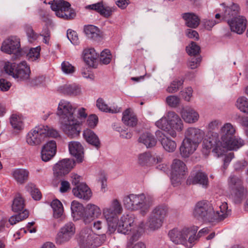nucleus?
I'll return each instance as SVG.
<instances>
[{
	"label": "nucleus",
	"mask_w": 248,
	"mask_h": 248,
	"mask_svg": "<svg viewBox=\"0 0 248 248\" xmlns=\"http://www.w3.org/2000/svg\"><path fill=\"white\" fill-rule=\"evenodd\" d=\"M221 124L217 120L210 122L208 124V131L203 139L202 148L209 152L213 148V152L218 156L222 155L225 150L236 151L244 145V141L238 139L235 136V130L229 123L226 124L220 129L221 140H219L218 133Z\"/></svg>",
	"instance_id": "1"
},
{
	"label": "nucleus",
	"mask_w": 248,
	"mask_h": 248,
	"mask_svg": "<svg viewBox=\"0 0 248 248\" xmlns=\"http://www.w3.org/2000/svg\"><path fill=\"white\" fill-rule=\"evenodd\" d=\"M77 107L70 102L61 100L58 105L56 114L59 117L61 128L68 137L75 138L81 132L80 122L75 114Z\"/></svg>",
	"instance_id": "2"
},
{
	"label": "nucleus",
	"mask_w": 248,
	"mask_h": 248,
	"mask_svg": "<svg viewBox=\"0 0 248 248\" xmlns=\"http://www.w3.org/2000/svg\"><path fill=\"white\" fill-rule=\"evenodd\" d=\"M204 132L200 129L190 127L185 133L179 152L183 158H188L197 148L199 144L202 140Z\"/></svg>",
	"instance_id": "3"
},
{
	"label": "nucleus",
	"mask_w": 248,
	"mask_h": 248,
	"mask_svg": "<svg viewBox=\"0 0 248 248\" xmlns=\"http://www.w3.org/2000/svg\"><path fill=\"white\" fill-rule=\"evenodd\" d=\"M123 203L127 209L131 211L140 210L141 214L145 215L149 211L153 201L146 198L143 193L131 194L124 197Z\"/></svg>",
	"instance_id": "4"
},
{
	"label": "nucleus",
	"mask_w": 248,
	"mask_h": 248,
	"mask_svg": "<svg viewBox=\"0 0 248 248\" xmlns=\"http://www.w3.org/2000/svg\"><path fill=\"white\" fill-rule=\"evenodd\" d=\"M156 126L167 132L174 138L177 133L181 132L183 128V122L180 117L175 112L169 111L167 118H162L156 121Z\"/></svg>",
	"instance_id": "5"
},
{
	"label": "nucleus",
	"mask_w": 248,
	"mask_h": 248,
	"mask_svg": "<svg viewBox=\"0 0 248 248\" xmlns=\"http://www.w3.org/2000/svg\"><path fill=\"white\" fill-rule=\"evenodd\" d=\"M59 136L57 130L47 125H39L28 133L26 141L30 145L35 146L40 144L47 137L57 138Z\"/></svg>",
	"instance_id": "6"
},
{
	"label": "nucleus",
	"mask_w": 248,
	"mask_h": 248,
	"mask_svg": "<svg viewBox=\"0 0 248 248\" xmlns=\"http://www.w3.org/2000/svg\"><path fill=\"white\" fill-rule=\"evenodd\" d=\"M194 217L199 220L210 223H218L223 220L222 218H214L215 211L212 204L207 201L198 202L193 212Z\"/></svg>",
	"instance_id": "7"
},
{
	"label": "nucleus",
	"mask_w": 248,
	"mask_h": 248,
	"mask_svg": "<svg viewBox=\"0 0 248 248\" xmlns=\"http://www.w3.org/2000/svg\"><path fill=\"white\" fill-rule=\"evenodd\" d=\"M123 211L121 203L116 199H114L110 204L103 208V215L106 219L108 225V232L109 234L113 233L116 230L118 221V215Z\"/></svg>",
	"instance_id": "8"
},
{
	"label": "nucleus",
	"mask_w": 248,
	"mask_h": 248,
	"mask_svg": "<svg viewBox=\"0 0 248 248\" xmlns=\"http://www.w3.org/2000/svg\"><path fill=\"white\" fill-rule=\"evenodd\" d=\"M4 69L6 73L18 81H27L30 76V68L25 61H22L19 63L6 62Z\"/></svg>",
	"instance_id": "9"
},
{
	"label": "nucleus",
	"mask_w": 248,
	"mask_h": 248,
	"mask_svg": "<svg viewBox=\"0 0 248 248\" xmlns=\"http://www.w3.org/2000/svg\"><path fill=\"white\" fill-rule=\"evenodd\" d=\"M106 239L105 234L97 235L89 228L83 229L79 234L78 242L84 248H95L101 246Z\"/></svg>",
	"instance_id": "10"
},
{
	"label": "nucleus",
	"mask_w": 248,
	"mask_h": 248,
	"mask_svg": "<svg viewBox=\"0 0 248 248\" xmlns=\"http://www.w3.org/2000/svg\"><path fill=\"white\" fill-rule=\"evenodd\" d=\"M187 172V169L186 164L180 159H174L171 165L170 173L171 185L174 187L180 186Z\"/></svg>",
	"instance_id": "11"
},
{
	"label": "nucleus",
	"mask_w": 248,
	"mask_h": 248,
	"mask_svg": "<svg viewBox=\"0 0 248 248\" xmlns=\"http://www.w3.org/2000/svg\"><path fill=\"white\" fill-rule=\"evenodd\" d=\"M49 4L51 5V9L55 12L57 16L65 19H71L75 16L74 12L70 9V4L63 0H54L50 1Z\"/></svg>",
	"instance_id": "12"
},
{
	"label": "nucleus",
	"mask_w": 248,
	"mask_h": 248,
	"mask_svg": "<svg viewBox=\"0 0 248 248\" xmlns=\"http://www.w3.org/2000/svg\"><path fill=\"white\" fill-rule=\"evenodd\" d=\"M76 232V227L72 222L64 224L59 230L55 238L56 244L62 245L69 242Z\"/></svg>",
	"instance_id": "13"
},
{
	"label": "nucleus",
	"mask_w": 248,
	"mask_h": 248,
	"mask_svg": "<svg viewBox=\"0 0 248 248\" xmlns=\"http://www.w3.org/2000/svg\"><path fill=\"white\" fill-rule=\"evenodd\" d=\"M1 50L7 54H13L12 59L15 60L21 55L19 39L16 36L10 37L3 41Z\"/></svg>",
	"instance_id": "14"
},
{
	"label": "nucleus",
	"mask_w": 248,
	"mask_h": 248,
	"mask_svg": "<svg viewBox=\"0 0 248 248\" xmlns=\"http://www.w3.org/2000/svg\"><path fill=\"white\" fill-rule=\"evenodd\" d=\"M229 183L234 194L236 202L240 203L244 195V187L242 180L235 175L230 177Z\"/></svg>",
	"instance_id": "15"
},
{
	"label": "nucleus",
	"mask_w": 248,
	"mask_h": 248,
	"mask_svg": "<svg viewBox=\"0 0 248 248\" xmlns=\"http://www.w3.org/2000/svg\"><path fill=\"white\" fill-rule=\"evenodd\" d=\"M75 162L73 159H63L58 162L53 167L54 174L57 177L67 174L75 166Z\"/></svg>",
	"instance_id": "16"
},
{
	"label": "nucleus",
	"mask_w": 248,
	"mask_h": 248,
	"mask_svg": "<svg viewBox=\"0 0 248 248\" xmlns=\"http://www.w3.org/2000/svg\"><path fill=\"white\" fill-rule=\"evenodd\" d=\"M191 231L189 227H185L180 231L174 228L169 231L168 235L175 244H183L186 242L187 238L190 234Z\"/></svg>",
	"instance_id": "17"
},
{
	"label": "nucleus",
	"mask_w": 248,
	"mask_h": 248,
	"mask_svg": "<svg viewBox=\"0 0 248 248\" xmlns=\"http://www.w3.org/2000/svg\"><path fill=\"white\" fill-rule=\"evenodd\" d=\"M134 217L133 215H123L120 220L118 219L116 229L119 233L128 234L134 226Z\"/></svg>",
	"instance_id": "18"
},
{
	"label": "nucleus",
	"mask_w": 248,
	"mask_h": 248,
	"mask_svg": "<svg viewBox=\"0 0 248 248\" xmlns=\"http://www.w3.org/2000/svg\"><path fill=\"white\" fill-rule=\"evenodd\" d=\"M228 23L232 31L238 34H242L246 30L247 25L246 18L242 16H238L231 19L227 20Z\"/></svg>",
	"instance_id": "19"
},
{
	"label": "nucleus",
	"mask_w": 248,
	"mask_h": 248,
	"mask_svg": "<svg viewBox=\"0 0 248 248\" xmlns=\"http://www.w3.org/2000/svg\"><path fill=\"white\" fill-rule=\"evenodd\" d=\"M160 144L164 150L168 152H173L176 148V143L167 137L160 130H156V144Z\"/></svg>",
	"instance_id": "20"
},
{
	"label": "nucleus",
	"mask_w": 248,
	"mask_h": 248,
	"mask_svg": "<svg viewBox=\"0 0 248 248\" xmlns=\"http://www.w3.org/2000/svg\"><path fill=\"white\" fill-rule=\"evenodd\" d=\"M208 178L207 174L200 170L191 173L186 181L187 185L200 184L207 187L208 185Z\"/></svg>",
	"instance_id": "21"
},
{
	"label": "nucleus",
	"mask_w": 248,
	"mask_h": 248,
	"mask_svg": "<svg viewBox=\"0 0 248 248\" xmlns=\"http://www.w3.org/2000/svg\"><path fill=\"white\" fill-rule=\"evenodd\" d=\"M56 143L54 140H50L45 144L42 149L41 157L43 161L50 160L56 154Z\"/></svg>",
	"instance_id": "22"
},
{
	"label": "nucleus",
	"mask_w": 248,
	"mask_h": 248,
	"mask_svg": "<svg viewBox=\"0 0 248 248\" xmlns=\"http://www.w3.org/2000/svg\"><path fill=\"white\" fill-rule=\"evenodd\" d=\"M68 149L70 154L77 159L78 162L81 163L82 162L84 148L79 142L76 141L69 142Z\"/></svg>",
	"instance_id": "23"
},
{
	"label": "nucleus",
	"mask_w": 248,
	"mask_h": 248,
	"mask_svg": "<svg viewBox=\"0 0 248 248\" xmlns=\"http://www.w3.org/2000/svg\"><path fill=\"white\" fill-rule=\"evenodd\" d=\"M74 195L78 198L89 200L92 196L91 189L84 183H80L72 190Z\"/></svg>",
	"instance_id": "24"
},
{
	"label": "nucleus",
	"mask_w": 248,
	"mask_h": 248,
	"mask_svg": "<svg viewBox=\"0 0 248 248\" xmlns=\"http://www.w3.org/2000/svg\"><path fill=\"white\" fill-rule=\"evenodd\" d=\"M82 55L83 60L88 65L94 67L96 65L98 55L94 48L85 49Z\"/></svg>",
	"instance_id": "25"
},
{
	"label": "nucleus",
	"mask_w": 248,
	"mask_h": 248,
	"mask_svg": "<svg viewBox=\"0 0 248 248\" xmlns=\"http://www.w3.org/2000/svg\"><path fill=\"white\" fill-rule=\"evenodd\" d=\"M88 7L92 10H95L101 16L106 18L110 16L115 10V8L114 7L104 5L103 2H99L95 4L90 5L88 6Z\"/></svg>",
	"instance_id": "26"
},
{
	"label": "nucleus",
	"mask_w": 248,
	"mask_h": 248,
	"mask_svg": "<svg viewBox=\"0 0 248 248\" xmlns=\"http://www.w3.org/2000/svg\"><path fill=\"white\" fill-rule=\"evenodd\" d=\"M83 136L85 140L90 144L98 149L101 145L100 141L95 133L89 129L84 130Z\"/></svg>",
	"instance_id": "27"
},
{
	"label": "nucleus",
	"mask_w": 248,
	"mask_h": 248,
	"mask_svg": "<svg viewBox=\"0 0 248 248\" xmlns=\"http://www.w3.org/2000/svg\"><path fill=\"white\" fill-rule=\"evenodd\" d=\"M168 208L165 204L156 206V230L160 228L167 215Z\"/></svg>",
	"instance_id": "28"
},
{
	"label": "nucleus",
	"mask_w": 248,
	"mask_h": 248,
	"mask_svg": "<svg viewBox=\"0 0 248 248\" xmlns=\"http://www.w3.org/2000/svg\"><path fill=\"white\" fill-rule=\"evenodd\" d=\"M225 6V3L221 4ZM240 7L238 4L232 3L230 6H224V11L223 14V17L227 20L231 19L233 17H236L239 16Z\"/></svg>",
	"instance_id": "29"
},
{
	"label": "nucleus",
	"mask_w": 248,
	"mask_h": 248,
	"mask_svg": "<svg viewBox=\"0 0 248 248\" xmlns=\"http://www.w3.org/2000/svg\"><path fill=\"white\" fill-rule=\"evenodd\" d=\"M181 116L184 120L187 123H194L199 118V114L191 108H183L181 111Z\"/></svg>",
	"instance_id": "30"
},
{
	"label": "nucleus",
	"mask_w": 248,
	"mask_h": 248,
	"mask_svg": "<svg viewBox=\"0 0 248 248\" xmlns=\"http://www.w3.org/2000/svg\"><path fill=\"white\" fill-rule=\"evenodd\" d=\"M182 18L185 21L186 25L190 28L195 29L200 24V19L194 13H185L182 14Z\"/></svg>",
	"instance_id": "31"
},
{
	"label": "nucleus",
	"mask_w": 248,
	"mask_h": 248,
	"mask_svg": "<svg viewBox=\"0 0 248 248\" xmlns=\"http://www.w3.org/2000/svg\"><path fill=\"white\" fill-rule=\"evenodd\" d=\"M12 175L18 183L22 184L28 180L29 172L26 169H16L12 171Z\"/></svg>",
	"instance_id": "32"
},
{
	"label": "nucleus",
	"mask_w": 248,
	"mask_h": 248,
	"mask_svg": "<svg viewBox=\"0 0 248 248\" xmlns=\"http://www.w3.org/2000/svg\"><path fill=\"white\" fill-rule=\"evenodd\" d=\"M71 209L73 218L76 220H78L82 217L85 208L81 203L74 201L71 203Z\"/></svg>",
	"instance_id": "33"
},
{
	"label": "nucleus",
	"mask_w": 248,
	"mask_h": 248,
	"mask_svg": "<svg viewBox=\"0 0 248 248\" xmlns=\"http://www.w3.org/2000/svg\"><path fill=\"white\" fill-rule=\"evenodd\" d=\"M59 90L61 93L70 95H77L81 92L79 87L75 84L64 85L60 87Z\"/></svg>",
	"instance_id": "34"
},
{
	"label": "nucleus",
	"mask_w": 248,
	"mask_h": 248,
	"mask_svg": "<svg viewBox=\"0 0 248 248\" xmlns=\"http://www.w3.org/2000/svg\"><path fill=\"white\" fill-rule=\"evenodd\" d=\"M122 121L125 125L132 127L135 126L137 124L136 117L131 112L129 109H126L123 112Z\"/></svg>",
	"instance_id": "35"
},
{
	"label": "nucleus",
	"mask_w": 248,
	"mask_h": 248,
	"mask_svg": "<svg viewBox=\"0 0 248 248\" xmlns=\"http://www.w3.org/2000/svg\"><path fill=\"white\" fill-rule=\"evenodd\" d=\"M131 232H132V235L127 243L128 247L131 246L134 241L139 239L144 232V229L141 226H134L132 227Z\"/></svg>",
	"instance_id": "36"
},
{
	"label": "nucleus",
	"mask_w": 248,
	"mask_h": 248,
	"mask_svg": "<svg viewBox=\"0 0 248 248\" xmlns=\"http://www.w3.org/2000/svg\"><path fill=\"white\" fill-rule=\"evenodd\" d=\"M186 51L190 57L201 56V48L197 43L191 41L189 45L186 47Z\"/></svg>",
	"instance_id": "37"
},
{
	"label": "nucleus",
	"mask_w": 248,
	"mask_h": 248,
	"mask_svg": "<svg viewBox=\"0 0 248 248\" xmlns=\"http://www.w3.org/2000/svg\"><path fill=\"white\" fill-rule=\"evenodd\" d=\"M84 31L88 38L96 39L99 35V29L93 25L84 26Z\"/></svg>",
	"instance_id": "38"
},
{
	"label": "nucleus",
	"mask_w": 248,
	"mask_h": 248,
	"mask_svg": "<svg viewBox=\"0 0 248 248\" xmlns=\"http://www.w3.org/2000/svg\"><path fill=\"white\" fill-rule=\"evenodd\" d=\"M96 106L101 111L106 112L116 113L120 111V108L118 107H108L105 101L101 98H99L97 100Z\"/></svg>",
	"instance_id": "39"
},
{
	"label": "nucleus",
	"mask_w": 248,
	"mask_h": 248,
	"mask_svg": "<svg viewBox=\"0 0 248 248\" xmlns=\"http://www.w3.org/2000/svg\"><path fill=\"white\" fill-rule=\"evenodd\" d=\"M139 141L144 144L147 148L152 147L155 144L154 136L149 133L142 134L139 139Z\"/></svg>",
	"instance_id": "40"
},
{
	"label": "nucleus",
	"mask_w": 248,
	"mask_h": 248,
	"mask_svg": "<svg viewBox=\"0 0 248 248\" xmlns=\"http://www.w3.org/2000/svg\"><path fill=\"white\" fill-rule=\"evenodd\" d=\"M51 206L53 211V216L55 218L60 217L63 212L62 203L58 200H53L51 203Z\"/></svg>",
	"instance_id": "41"
},
{
	"label": "nucleus",
	"mask_w": 248,
	"mask_h": 248,
	"mask_svg": "<svg viewBox=\"0 0 248 248\" xmlns=\"http://www.w3.org/2000/svg\"><path fill=\"white\" fill-rule=\"evenodd\" d=\"M231 210H228V204L226 202L222 203L219 206V211H215L214 218H222L223 220L228 217Z\"/></svg>",
	"instance_id": "42"
},
{
	"label": "nucleus",
	"mask_w": 248,
	"mask_h": 248,
	"mask_svg": "<svg viewBox=\"0 0 248 248\" xmlns=\"http://www.w3.org/2000/svg\"><path fill=\"white\" fill-rule=\"evenodd\" d=\"M24 201L20 194L17 195L13 200L12 210L17 212L22 210L24 207Z\"/></svg>",
	"instance_id": "43"
},
{
	"label": "nucleus",
	"mask_w": 248,
	"mask_h": 248,
	"mask_svg": "<svg viewBox=\"0 0 248 248\" xmlns=\"http://www.w3.org/2000/svg\"><path fill=\"white\" fill-rule=\"evenodd\" d=\"M10 122L12 127L17 130H20L23 128V123L21 116L16 114L11 115Z\"/></svg>",
	"instance_id": "44"
},
{
	"label": "nucleus",
	"mask_w": 248,
	"mask_h": 248,
	"mask_svg": "<svg viewBox=\"0 0 248 248\" xmlns=\"http://www.w3.org/2000/svg\"><path fill=\"white\" fill-rule=\"evenodd\" d=\"M26 189L32 196V198L36 201L40 200L42 197L40 190L32 183H29L26 186Z\"/></svg>",
	"instance_id": "45"
},
{
	"label": "nucleus",
	"mask_w": 248,
	"mask_h": 248,
	"mask_svg": "<svg viewBox=\"0 0 248 248\" xmlns=\"http://www.w3.org/2000/svg\"><path fill=\"white\" fill-rule=\"evenodd\" d=\"M184 82V79L181 78L180 79L176 78L173 80L167 89V91L169 93H174L176 92L182 86Z\"/></svg>",
	"instance_id": "46"
},
{
	"label": "nucleus",
	"mask_w": 248,
	"mask_h": 248,
	"mask_svg": "<svg viewBox=\"0 0 248 248\" xmlns=\"http://www.w3.org/2000/svg\"><path fill=\"white\" fill-rule=\"evenodd\" d=\"M184 82V79L181 78L180 79L176 78L173 80L167 89V91L169 93H174L176 92L182 86Z\"/></svg>",
	"instance_id": "47"
},
{
	"label": "nucleus",
	"mask_w": 248,
	"mask_h": 248,
	"mask_svg": "<svg viewBox=\"0 0 248 248\" xmlns=\"http://www.w3.org/2000/svg\"><path fill=\"white\" fill-rule=\"evenodd\" d=\"M153 156L150 152H145L138 155V163L141 166H148L150 165Z\"/></svg>",
	"instance_id": "48"
},
{
	"label": "nucleus",
	"mask_w": 248,
	"mask_h": 248,
	"mask_svg": "<svg viewBox=\"0 0 248 248\" xmlns=\"http://www.w3.org/2000/svg\"><path fill=\"white\" fill-rule=\"evenodd\" d=\"M85 210L95 219L99 217L101 214V209L93 204H88L85 207Z\"/></svg>",
	"instance_id": "49"
},
{
	"label": "nucleus",
	"mask_w": 248,
	"mask_h": 248,
	"mask_svg": "<svg viewBox=\"0 0 248 248\" xmlns=\"http://www.w3.org/2000/svg\"><path fill=\"white\" fill-rule=\"evenodd\" d=\"M237 108L245 113H248V99L245 96L239 97L236 104Z\"/></svg>",
	"instance_id": "50"
},
{
	"label": "nucleus",
	"mask_w": 248,
	"mask_h": 248,
	"mask_svg": "<svg viewBox=\"0 0 248 248\" xmlns=\"http://www.w3.org/2000/svg\"><path fill=\"white\" fill-rule=\"evenodd\" d=\"M29 216V212L26 210L23 211L22 213L15 216H13L9 219V222L11 225H14L17 222H19L27 218Z\"/></svg>",
	"instance_id": "51"
},
{
	"label": "nucleus",
	"mask_w": 248,
	"mask_h": 248,
	"mask_svg": "<svg viewBox=\"0 0 248 248\" xmlns=\"http://www.w3.org/2000/svg\"><path fill=\"white\" fill-rule=\"evenodd\" d=\"M153 209L145 223L146 229L148 232H154L155 230V213Z\"/></svg>",
	"instance_id": "52"
},
{
	"label": "nucleus",
	"mask_w": 248,
	"mask_h": 248,
	"mask_svg": "<svg viewBox=\"0 0 248 248\" xmlns=\"http://www.w3.org/2000/svg\"><path fill=\"white\" fill-rule=\"evenodd\" d=\"M40 50L41 48L39 46L31 48L27 55L28 59L31 61H34L37 60L40 57Z\"/></svg>",
	"instance_id": "53"
},
{
	"label": "nucleus",
	"mask_w": 248,
	"mask_h": 248,
	"mask_svg": "<svg viewBox=\"0 0 248 248\" xmlns=\"http://www.w3.org/2000/svg\"><path fill=\"white\" fill-rule=\"evenodd\" d=\"M24 29L26 32L30 42H32L37 38V34L35 33L32 27L30 25L27 24L25 25Z\"/></svg>",
	"instance_id": "54"
},
{
	"label": "nucleus",
	"mask_w": 248,
	"mask_h": 248,
	"mask_svg": "<svg viewBox=\"0 0 248 248\" xmlns=\"http://www.w3.org/2000/svg\"><path fill=\"white\" fill-rule=\"evenodd\" d=\"M110 52L108 49L102 51L100 56V61L105 64H108L111 60Z\"/></svg>",
	"instance_id": "55"
},
{
	"label": "nucleus",
	"mask_w": 248,
	"mask_h": 248,
	"mask_svg": "<svg viewBox=\"0 0 248 248\" xmlns=\"http://www.w3.org/2000/svg\"><path fill=\"white\" fill-rule=\"evenodd\" d=\"M167 104L171 107H177L180 103V99L178 96L170 95L166 99Z\"/></svg>",
	"instance_id": "56"
},
{
	"label": "nucleus",
	"mask_w": 248,
	"mask_h": 248,
	"mask_svg": "<svg viewBox=\"0 0 248 248\" xmlns=\"http://www.w3.org/2000/svg\"><path fill=\"white\" fill-rule=\"evenodd\" d=\"M202 60L201 56L193 57L189 61L188 66L191 69H194L197 68L200 65Z\"/></svg>",
	"instance_id": "57"
},
{
	"label": "nucleus",
	"mask_w": 248,
	"mask_h": 248,
	"mask_svg": "<svg viewBox=\"0 0 248 248\" xmlns=\"http://www.w3.org/2000/svg\"><path fill=\"white\" fill-rule=\"evenodd\" d=\"M189 228L191 229L190 233H191L192 234L189 236L188 239V242L189 243V248H191L194 245V243L195 241H197L196 238V234L198 230V227L195 226H193Z\"/></svg>",
	"instance_id": "58"
},
{
	"label": "nucleus",
	"mask_w": 248,
	"mask_h": 248,
	"mask_svg": "<svg viewBox=\"0 0 248 248\" xmlns=\"http://www.w3.org/2000/svg\"><path fill=\"white\" fill-rule=\"evenodd\" d=\"M61 67L62 71L65 74H72L75 71L74 67L68 62H62Z\"/></svg>",
	"instance_id": "59"
},
{
	"label": "nucleus",
	"mask_w": 248,
	"mask_h": 248,
	"mask_svg": "<svg viewBox=\"0 0 248 248\" xmlns=\"http://www.w3.org/2000/svg\"><path fill=\"white\" fill-rule=\"evenodd\" d=\"M67 37L72 44H78V34L75 31L70 29L68 30L67 31Z\"/></svg>",
	"instance_id": "60"
},
{
	"label": "nucleus",
	"mask_w": 248,
	"mask_h": 248,
	"mask_svg": "<svg viewBox=\"0 0 248 248\" xmlns=\"http://www.w3.org/2000/svg\"><path fill=\"white\" fill-rule=\"evenodd\" d=\"M98 123V117L94 114L89 116L87 120V124L91 128H94Z\"/></svg>",
	"instance_id": "61"
},
{
	"label": "nucleus",
	"mask_w": 248,
	"mask_h": 248,
	"mask_svg": "<svg viewBox=\"0 0 248 248\" xmlns=\"http://www.w3.org/2000/svg\"><path fill=\"white\" fill-rule=\"evenodd\" d=\"M80 218L82 219L83 221L86 224H88L91 223L93 221L95 218L91 215L89 213H88L85 209L83 213V215L82 217H81Z\"/></svg>",
	"instance_id": "62"
},
{
	"label": "nucleus",
	"mask_w": 248,
	"mask_h": 248,
	"mask_svg": "<svg viewBox=\"0 0 248 248\" xmlns=\"http://www.w3.org/2000/svg\"><path fill=\"white\" fill-rule=\"evenodd\" d=\"M45 81V77L41 76L36 77L31 79V84L32 86H39L43 85Z\"/></svg>",
	"instance_id": "63"
},
{
	"label": "nucleus",
	"mask_w": 248,
	"mask_h": 248,
	"mask_svg": "<svg viewBox=\"0 0 248 248\" xmlns=\"http://www.w3.org/2000/svg\"><path fill=\"white\" fill-rule=\"evenodd\" d=\"M186 36L190 39H194L195 41L199 40V35L198 32L195 30L192 29H187L186 31Z\"/></svg>",
	"instance_id": "64"
}]
</instances>
